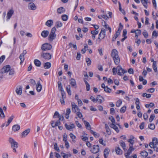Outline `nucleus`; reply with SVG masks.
<instances>
[{
	"label": "nucleus",
	"instance_id": "obj_1",
	"mask_svg": "<svg viewBox=\"0 0 158 158\" xmlns=\"http://www.w3.org/2000/svg\"><path fill=\"white\" fill-rule=\"evenodd\" d=\"M118 52L115 49H113L111 51V56L113 58L114 63L118 64L120 62V59L118 55Z\"/></svg>",
	"mask_w": 158,
	"mask_h": 158
},
{
	"label": "nucleus",
	"instance_id": "obj_2",
	"mask_svg": "<svg viewBox=\"0 0 158 158\" xmlns=\"http://www.w3.org/2000/svg\"><path fill=\"white\" fill-rule=\"evenodd\" d=\"M9 72V75H12L15 73L14 69H11L9 65L5 66L0 70V73L3 74Z\"/></svg>",
	"mask_w": 158,
	"mask_h": 158
},
{
	"label": "nucleus",
	"instance_id": "obj_3",
	"mask_svg": "<svg viewBox=\"0 0 158 158\" xmlns=\"http://www.w3.org/2000/svg\"><path fill=\"white\" fill-rule=\"evenodd\" d=\"M149 145L151 148H153L154 151L158 152V140L157 138H153L152 142L150 143Z\"/></svg>",
	"mask_w": 158,
	"mask_h": 158
},
{
	"label": "nucleus",
	"instance_id": "obj_4",
	"mask_svg": "<svg viewBox=\"0 0 158 158\" xmlns=\"http://www.w3.org/2000/svg\"><path fill=\"white\" fill-rule=\"evenodd\" d=\"M121 71L122 73L124 74V73L127 72V71L124 70V69H122L120 66H118L117 68H115L114 67L112 69V72L113 75H115L116 74V73L118 72V74L120 75H122V73L120 72V71Z\"/></svg>",
	"mask_w": 158,
	"mask_h": 158
},
{
	"label": "nucleus",
	"instance_id": "obj_5",
	"mask_svg": "<svg viewBox=\"0 0 158 158\" xmlns=\"http://www.w3.org/2000/svg\"><path fill=\"white\" fill-rule=\"evenodd\" d=\"M106 35V30L102 28L99 34L98 38L96 40V44H99L102 40L103 39Z\"/></svg>",
	"mask_w": 158,
	"mask_h": 158
},
{
	"label": "nucleus",
	"instance_id": "obj_6",
	"mask_svg": "<svg viewBox=\"0 0 158 158\" xmlns=\"http://www.w3.org/2000/svg\"><path fill=\"white\" fill-rule=\"evenodd\" d=\"M8 141L9 143L11 144V147L13 149V151L14 152H16V148L18 147V143L16 142L14 139L11 137L9 138Z\"/></svg>",
	"mask_w": 158,
	"mask_h": 158
},
{
	"label": "nucleus",
	"instance_id": "obj_7",
	"mask_svg": "<svg viewBox=\"0 0 158 158\" xmlns=\"http://www.w3.org/2000/svg\"><path fill=\"white\" fill-rule=\"evenodd\" d=\"M56 30V29L55 27H53L52 28L48 36V39L49 40L52 41L56 38V35L55 33Z\"/></svg>",
	"mask_w": 158,
	"mask_h": 158
},
{
	"label": "nucleus",
	"instance_id": "obj_8",
	"mask_svg": "<svg viewBox=\"0 0 158 158\" xmlns=\"http://www.w3.org/2000/svg\"><path fill=\"white\" fill-rule=\"evenodd\" d=\"M52 48V45L49 43H45L42 45L41 49L43 51L50 50Z\"/></svg>",
	"mask_w": 158,
	"mask_h": 158
},
{
	"label": "nucleus",
	"instance_id": "obj_9",
	"mask_svg": "<svg viewBox=\"0 0 158 158\" xmlns=\"http://www.w3.org/2000/svg\"><path fill=\"white\" fill-rule=\"evenodd\" d=\"M41 56L44 59L49 60L51 59L52 57L51 55L49 53L42 52L41 54Z\"/></svg>",
	"mask_w": 158,
	"mask_h": 158
},
{
	"label": "nucleus",
	"instance_id": "obj_10",
	"mask_svg": "<svg viewBox=\"0 0 158 158\" xmlns=\"http://www.w3.org/2000/svg\"><path fill=\"white\" fill-rule=\"evenodd\" d=\"M99 150V147L98 145H94L93 146V148L90 151L93 153H96Z\"/></svg>",
	"mask_w": 158,
	"mask_h": 158
},
{
	"label": "nucleus",
	"instance_id": "obj_11",
	"mask_svg": "<svg viewBox=\"0 0 158 158\" xmlns=\"http://www.w3.org/2000/svg\"><path fill=\"white\" fill-rule=\"evenodd\" d=\"M71 106L72 107V110L73 112L75 113H76L77 112L76 110H77L78 111L79 110L80 111V110L74 102H73L72 103Z\"/></svg>",
	"mask_w": 158,
	"mask_h": 158
},
{
	"label": "nucleus",
	"instance_id": "obj_12",
	"mask_svg": "<svg viewBox=\"0 0 158 158\" xmlns=\"http://www.w3.org/2000/svg\"><path fill=\"white\" fill-rule=\"evenodd\" d=\"M131 146L128 149V151L127 153L125 154V156L126 158H130L131 157L129 156V155L131 153L132 151H134L135 150V148L133 147H131Z\"/></svg>",
	"mask_w": 158,
	"mask_h": 158
},
{
	"label": "nucleus",
	"instance_id": "obj_13",
	"mask_svg": "<svg viewBox=\"0 0 158 158\" xmlns=\"http://www.w3.org/2000/svg\"><path fill=\"white\" fill-rule=\"evenodd\" d=\"M22 87L21 85H19L16 87L15 92L18 95H21L22 94Z\"/></svg>",
	"mask_w": 158,
	"mask_h": 158
},
{
	"label": "nucleus",
	"instance_id": "obj_14",
	"mask_svg": "<svg viewBox=\"0 0 158 158\" xmlns=\"http://www.w3.org/2000/svg\"><path fill=\"white\" fill-rule=\"evenodd\" d=\"M28 7L29 9L33 10H35L36 9V6L33 2L30 3L28 5Z\"/></svg>",
	"mask_w": 158,
	"mask_h": 158
},
{
	"label": "nucleus",
	"instance_id": "obj_15",
	"mask_svg": "<svg viewBox=\"0 0 158 158\" xmlns=\"http://www.w3.org/2000/svg\"><path fill=\"white\" fill-rule=\"evenodd\" d=\"M30 129L28 128L24 131H23L21 134V137L23 138L25 137L30 132Z\"/></svg>",
	"mask_w": 158,
	"mask_h": 158
},
{
	"label": "nucleus",
	"instance_id": "obj_16",
	"mask_svg": "<svg viewBox=\"0 0 158 158\" xmlns=\"http://www.w3.org/2000/svg\"><path fill=\"white\" fill-rule=\"evenodd\" d=\"M14 11L13 9H10L8 12L7 15V18L8 20H9L12 15L13 14Z\"/></svg>",
	"mask_w": 158,
	"mask_h": 158
},
{
	"label": "nucleus",
	"instance_id": "obj_17",
	"mask_svg": "<svg viewBox=\"0 0 158 158\" xmlns=\"http://www.w3.org/2000/svg\"><path fill=\"white\" fill-rule=\"evenodd\" d=\"M42 86L40 83L39 81L37 82V83L36 85V88L37 91L38 92H40L42 89Z\"/></svg>",
	"mask_w": 158,
	"mask_h": 158
},
{
	"label": "nucleus",
	"instance_id": "obj_18",
	"mask_svg": "<svg viewBox=\"0 0 158 158\" xmlns=\"http://www.w3.org/2000/svg\"><path fill=\"white\" fill-rule=\"evenodd\" d=\"M110 151V150L109 148H105L104 151V156L105 158H107V157L108 156Z\"/></svg>",
	"mask_w": 158,
	"mask_h": 158
},
{
	"label": "nucleus",
	"instance_id": "obj_19",
	"mask_svg": "<svg viewBox=\"0 0 158 158\" xmlns=\"http://www.w3.org/2000/svg\"><path fill=\"white\" fill-rule=\"evenodd\" d=\"M65 126L66 129L69 131H71L72 129L75 127V126L73 124H72L71 125H69L66 123L65 124Z\"/></svg>",
	"mask_w": 158,
	"mask_h": 158
},
{
	"label": "nucleus",
	"instance_id": "obj_20",
	"mask_svg": "<svg viewBox=\"0 0 158 158\" xmlns=\"http://www.w3.org/2000/svg\"><path fill=\"white\" fill-rule=\"evenodd\" d=\"M96 99V101H98L99 103H101L104 101V98L100 95H98Z\"/></svg>",
	"mask_w": 158,
	"mask_h": 158
},
{
	"label": "nucleus",
	"instance_id": "obj_21",
	"mask_svg": "<svg viewBox=\"0 0 158 158\" xmlns=\"http://www.w3.org/2000/svg\"><path fill=\"white\" fill-rule=\"evenodd\" d=\"M49 34L48 31H43L41 33V35L44 38H46L48 36Z\"/></svg>",
	"mask_w": 158,
	"mask_h": 158
},
{
	"label": "nucleus",
	"instance_id": "obj_22",
	"mask_svg": "<svg viewBox=\"0 0 158 158\" xmlns=\"http://www.w3.org/2000/svg\"><path fill=\"white\" fill-rule=\"evenodd\" d=\"M20 128V126L18 124H16L13 126L12 127V130L14 131L15 132L19 130Z\"/></svg>",
	"mask_w": 158,
	"mask_h": 158
},
{
	"label": "nucleus",
	"instance_id": "obj_23",
	"mask_svg": "<svg viewBox=\"0 0 158 158\" xmlns=\"http://www.w3.org/2000/svg\"><path fill=\"white\" fill-rule=\"evenodd\" d=\"M53 21L52 20L50 19L48 20L46 22L45 25L48 27H51L53 25Z\"/></svg>",
	"mask_w": 158,
	"mask_h": 158
},
{
	"label": "nucleus",
	"instance_id": "obj_24",
	"mask_svg": "<svg viewBox=\"0 0 158 158\" xmlns=\"http://www.w3.org/2000/svg\"><path fill=\"white\" fill-rule=\"evenodd\" d=\"M83 122L86 128L88 130H90L91 129V127L89 123L85 120Z\"/></svg>",
	"mask_w": 158,
	"mask_h": 158
},
{
	"label": "nucleus",
	"instance_id": "obj_25",
	"mask_svg": "<svg viewBox=\"0 0 158 158\" xmlns=\"http://www.w3.org/2000/svg\"><path fill=\"white\" fill-rule=\"evenodd\" d=\"M65 11V9L63 7H60L57 9V12L59 14L64 13Z\"/></svg>",
	"mask_w": 158,
	"mask_h": 158
},
{
	"label": "nucleus",
	"instance_id": "obj_26",
	"mask_svg": "<svg viewBox=\"0 0 158 158\" xmlns=\"http://www.w3.org/2000/svg\"><path fill=\"white\" fill-rule=\"evenodd\" d=\"M110 127H111L114 129L117 133H118L119 132V130L118 127L116 126L115 124H110Z\"/></svg>",
	"mask_w": 158,
	"mask_h": 158
},
{
	"label": "nucleus",
	"instance_id": "obj_27",
	"mask_svg": "<svg viewBox=\"0 0 158 158\" xmlns=\"http://www.w3.org/2000/svg\"><path fill=\"white\" fill-rule=\"evenodd\" d=\"M115 152L116 154L118 155H120L122 154V151L119 147L116 148Z\"/></svg>",
	"mask_w": 158,
	"mask_h": 158
},
{
	"label": "nucleus",
	"instance_id": "obj_28",
	"mask_svg": "<svg viewBox=\"0 0 158 158\" xmlns=\"http://www.w3.org/2000/svg\"><path fill=\"white\" fill-rule=\"evenodd\" d=\"M141 1L145 8H147L148 7V0H140Z\"/></svg>",
	"mask_w": 158,
	"mask_h": 158
},
{
	"label": "nucleus",
	"instance_id": "obj_29",
	"mask_svg": "<svg viewBox=\"0 0 158 158\" xmlns=\"http://www.w3.org/2000/svg\"><path fill=\"white\" fill-rule=\"evenodd\" d=\"M51 64L49 62L45 63L44 65V67L45 69H48L51 67Z\"/></svg>",
	"mask_w": 158,
	"mask_h": 158
},
{
	"label": "nucleus",
	"instance_id": "obj_30",
	"mask_svg": "<svg viewBox=\"0 0 158 158\" xmlns=\"http://www.w3.org/2000/svg\"><path fill=\"white\" fill-rule=\"evenodd\" d=\"M103 26H104L106 29H108L109 30L110 32H111V28L108 26V25L104 21L103 23H102Z\"/></svg>",
	"mask_w": 158,
	"mask_h": 158
},
{
	"label": "nucleus",
	"instance_id": "obj_31",
	"mask_svg": "<svg viewBox=\"0 0 158 158\" xmlns=\"http://www.w3.org/2000/svg\"><path fill=\"white\" fill-rule=\"evenodd\" d=\"M34 63L35 65L38 67H39L41 65V62L37 59H35L34 60Z\"/></svg>",
	"mask_w": 158,
	"mask_h": 158
},
{
	"label": "nucleus",
	"instance_id": "obj_32",
	"mask_svg": "<svg viewBox=\"0 0 158 158\" xmlns=\"http://www.w3.org/2000/svg\"><path fill=\"white\" fill-rule=\"evenodd\" d=\"M119 143L120 146L122 147V148L124 150H125V149H126V148H125V143L124 142H123L122 140H121L120 141Z\"/></svg>",
	"mask_w": 158,
	"mask_h": 158
},
{
	"label": "nucleus",
	"instance_id": "obj_33",
	"mask_svg": "<svg viewBox=\"0 0 158 158\" xmlns=\"http://www.w3.org/2000/svg\"><path fill=\"white\" fill-rule=\"evenodd\" d=\"M105 127L107 133L109 135H110L111 133L110 129L108 125L106 124L105 125Z\"/></svg>",
	"mask_w": 158,
	"mask_h": 158
},
{
	"label": "nucleus",
	"instance_id": "obj_34",
	"mask_svg": "<svg viewBox=\"0 0 158 158\" xmlns=\"http://www.w3.org/2000/svg\"><path fill=\"white\" fill-rule=\"evenodd\" d=\"M128 142L130 143L129 147H130V146H131V147H133V145L135 143L134 141L131 138H130L128 139Z\"/></svg>",
	"mask_w": 158,
	"mask_h": 158
},
{
	"label": "nucleus",
	"instance_id": "obj_35",
	"mask_svg": "<svg viewBox=\"0 0 158 158\" xmlns=\"http://www.w3.org/2000/svg\"><path fill=\"white\" fill-rule=\"evenodd\" d=\"M84 81L86 86V90L89 91L90 89V86L88 83L85 80H84Z\"/></svg>",
	"mask_w": 158,
	"mask_h": 158
},
{
	"label": "nucleus",
	"instance_id": "obj_36",
	"mask_svg": "<svg viewBox=\"0 0 158 158\" xmlns=\"http://www.w3.org/2000/svg\"><path fill=\"white\" fill-rule=\"evenodd\" d=\"M0 116L1 118H4L5 117V115L3 112L2 109L0 107Z\"/></svg>",
	"mask_w": 158,
	"mask_h": 158
},
{
	"label": "nucleus",
	"instance_id": "obj_37",
	"mask_svg": "<svg viewBox=\"0 0 158 158\" xmlns=\"http://www.w3.org/2000/svg\"><path fill=\"white\" fill-rule=\"evenodd\" d=\"M70 84L73 86H75L76 85L75 80L73 78H71L70 80Z\"/></svg>",
	"mask_w": 158,
	"mask_h": 158
},
{
	"label": "nucleus",
	"instance_id": "obj_38",
	"mask_svg": "<svg viewBox=\"0 0 158 158\" xmlns=\"http://www.w3.org/2000/svg\"><path fill=\"white\" fill-rule=\"evenodd\" d=\"M90 132L94 135L95 137L96 138H98L99 137V134L94 131L92 130H90Z\"/></svg>",
	"mask_w": 158,
	"mask_h": 158
},
{
	"label": "nucleus",
	"instance_id": "obj_39",
	"mask_svg": "<svg viewBox=\"0 0 158 158\" xmlns=\"http://www.w3.org/2000/svg\"><path fill=\"white\" fill-rule=\"evenodd\" d=\"M152 67L155 72H156L157 71V68L156 67V62H154L152 64Z\"/></svg>",
	"mask_w": 158,
	"mask_h": 158
},
{
	"label": "nucleus",
	"instance_id": "obj_40",
	"mask_svg": "<svg viewBox=\"0 0 158 158\" xmlns=\"http://www.w3.org/2000/svg\"><path fill=\"white\" fill-rule=\"evenodd\" d=\"M62 25V23L60 21H58L56 23V26L57 27H60Z\"/></svg>",
	"mask_w": 158,
	"mask_h": 158
},
{
	"label": "nucleus",
	"instance_id": "obj_41",
	"mask_svg": "<svg viewBox=\"0 0 158 158\" xmlns=\"http://www.w3.org/2000/svg\"><path fill=\"white\" fill-rule=\"evenodd\" d=\"M141 156L144 158H146L148 155V153L146 151H143L141 153Z\"/></svg>",
	"mask_w": 158,
	"mask_h": 158
},
{
	"label": "nucleus",
	"instance_id": "obj_42",
	"mask_svg": "<svg viewBox=\"0 0 158 158\" xmlns=\"http://www.w3.org/2000/svg\"><path fill=\"white\" fill-rule=\"evenodd\" d=\"M70 86L69 85H68L66 88V91L68 94L69 95H71V93L70 90Z\"/></svg>",
	"mask_w": 158,
	"mask_h": 158
},
{
	"label": "nucleus",
	"instance_id": "obj_43",
	"mask_svg": "<svg viewBox=\"0 0 158 158\" xmlns=\"http://www.w3.org/2000/svg\"><path fill=\"white\" fill-rule=\"evenodd\" d=\"M104 90L106 93H111L112 91V90L107 86H106V87L105 88Z\"/></svg>",
	"mask_w": 158,
	"mask_h": 158
},
{
	"label": "nucleus",
	"instance_id": "obj_44",
	"mask_svg": "<svg viewBox=\"0 0 158 158\" xmlns=\"http://www.w3.org/2000/svg\"><path fill=\"white\" fill-rule=\"evenodd\" d=\"M62 19L64 21H66L68 19V16L66 15H63L61 16Z\"/></svg>",
	"mask_w": 158,
	"mask_h": 158
},
{
	"label": "nucleus",
	"instance_id": "obj_45",
	"mask_svg": "<svg viewBox=\"0 0 158 158\" xmlns=\"http://www.w3.org/2000/svg\"><path fill=\"white\" fill-rule=\"evenodd\" d=\"M122 101L121 99L118 100L116 103V105L117 107H119L122 104Z\"/></svg>",
	"mask_w": 158,
	"mask_h": 158
},
{
	"label": "nucleus",
	"instance_id": "obj_46",
	"mask_svg": "<svg viewBox=\"0 0 158 158\" xmlns=\"http://www.w3.org/2000/svg\"><path fill=\"white\" fill-rule=\"evenodd\" d=\"M86 62L87 63V65L88 66L90 65L91 64V60L89 58H86Z\"/></svg>",
	"mask_w": 158,
	"mask_h": 158
},
{
	"label": "nucleus",
	"instance_id": "obj_47",
	"mask_svg": "<svg viewBox=\"0 0 158 158\" xmlns=\"http://www.w3.org/2000/svg\"><path fill=\"white\" fill-rule=\"evenodd\" d=\"M80 111L79 110L76 113L78 118H81L83 117V115L80 112Z\"/></svg>",
	"mask_w": 158,
	"mask_h": 158
},
{
	"label": "nucleus",
	"instance_id": "obj_48",
	"mask_svg": "<svg viewBox=\"0 0 158 158\" xmlns=\"http://www.w3.org/2000/svg\"><path fill=\"white\" fill-rule=\"evenodd\" d=\"M148 127L150 129L154 130L155 128V126L154 124L151 123L148 125Z\"/></svg>",
	"mask_w": 158,
	"mask_h": 158
},
{
	"label": "nucleus",
	"instance_id": "obj_49",
	"mask_svg": "<svg viewBox=\"0 0 158 158\" xmlns=\"http://www.w3.org/2000/svg\"><path fill=\"white\" fill-rule=\"evenodd\" d=\"M24 56L20 54L19 56V58L20 60L21 61L20 62V64H21L24 61Z\"/></svg>",
	"mask_w": 158,
	"mask_h": 158
},
{
	"label": "nucleus",
	"instance_id": "obj_50",
	"mask_svg": "<svg viewBox=\"0 0 158 158\" xmlns=\"http://www.w3.org/2000/svg\"><path fill=\"white\" fill-rule=\"evenodd\" d=\"M155 117V115L154 114H152L151 115L149 119V122H151L154 119Z\"/></svg>",
	"mask_w": 158,
	"mask_h": 158
},
{
	"label": "nucleus",
	"instance_id": "obj_51",
	"mask_svg": "<svg viewBox=\"0 0 158 158\" xmlns=\"http://www.w3.org/2000/svg\"><path fill=\"white\" fill-rule=\"evenodd\" d=\"M54 148L58 152H60V149L58 147L56 143H55V144H54Z\"/></svg>",
	"mask_w": 158,
	"mask_h": 158
},
{
	"label": "nucleus",
	"instance_id": "obj_52",
	"mask_svg": "<svg viewBox=\"0 0 158 158\" xmlns=\"http://www.w3.org/2000/svg\"><path fill=\"white\" fill-rule=\"evenodd\" d=\"M154 106V103L151 102L149 104H146L145 105V106L147 108H148L149 107H152Z\"/></svg>",
	"mask_w": 158,
	"mask_h": 158
},
{
	"label": "nucleus",
	"instance_id": "obj_53",
	"mask_svg": "<svg viewBox=\"0 0 158 158\" xmlns=\"http://www.w3.org/2000/svg\"><path fill=\"white\" fill-rule=\"evenodd\" d=\"M143 34L145 38H147L148 36L147 32L146 30H144L143 32Z\"/></svg>",
	"mask_w": 158,
	"mask_h": 158
},
{
	"label": "nucleus",
	"instance_id": "obj_54",
	"mask_svg": "<svg viewBox=\"0 0 158 158\" xmlns=\"http://www.w3.org/2000/svg\"><path fill=\"white\" fill-rule=\"evenodd\" d=\"M126 109V107L125 106H124L122 107L120 110V112L121 113H124Z\"/></svg>",
	"mask_w": 158,
	"mask_h": 158
},
{
	"label": "nucleus",
	"instance_id": "obj_55",
	"mask_svg": "<svg viewBox=\"0 0 158 158\" xmlns=\"http://www.w3.org/2000/svg\"><path fill=\"white\" fill-rule=\"evenodd\" d=\"M155 91V89L154 88H150L149 89H148L147 91L148 92L152 93L153 92Z\"/></svg>",
	"mask_w": 158,
	"mask_h": 158
},
{
	"label": "nucleus",
	"instance_id": "obj_56",
	"mask_svg": "<svg viewBox=\"0 0 158 158\" xmlns=\"http://www.w3.org/2000/svg\"><path fill=\"white\" fill-rule=\"evenodd\" d=\"M98 32L97 31H93L91 32V33L93 35H95L98 34Z\"/></svg>",
	"mask_w": 158,
	"mask_h": 158
},
{
	"label": "nucleus",
	"instance_id": "obj_57",
	"mask_svg": "<svg viewBox=\"0 0 158 158\" xmlns=\"http://www.w3.org/2000/svg\"><path fill=\"white\" fill-rule=\"evenodd\" d=\"M14 118V116L13 115H12L10 117H9V118L8 121L10 123L12 121L13 119Z\"/></svg>",
	"mask_w": 158,
	"mask_h": 158
},
{
	"label": "nucleus",
	"instance_id": "obj_58",
	"mask_svg": "<svg viewBox=\"0 0 158 158\" xmlns=\"http://www.w3.org/2000/svg\"><path fill=\"white\" fill-rule=\"evenodd\" d=\"M2 157L3 158H8V155L7 153H4L2 154Z\"/></svg>",
	"mask_w": 158,
	"mask_h": 158
},
{
	"label": "nucleus",
	"instance_id": "obj_59",
	"mask_svg": "<svg viewBox=\"0 0 158 158\" xmlns=\"http://www.w3.org/2000/svg\"><path fill=\"white\" fill-rule=\"evenodd\" d=\"M60 114H59L58 112L56 111L54 113V114L53 116V118H56L57 117V116H58Z\"/></svg>",
	"mask_w": 158,
	"mask_h": 158
},
{
	"label": "nucleus",
	"instance_id": "obj_60",
	"mask_svg": "<svg viewBox=\"0 0 158 158\" xmlns=\"http://www.w3.org/2000/svg\"><path fill=\"white\" fill-rule=\"evenodd\" d=\"M30 82L33 85H35L36 84L35 81L33 79H30Z\"/></svg>",
	"mask_w": 158,
	"mask_h": 158
},
{
	"label": "nucleus",
	"instance_id": "obj_61",
	"mask_svg": "<svg viewBox=\"0 0 158 158\" xmlns=\"http://www.w3.org/2000/svg\"><path fill=\"white\" fill-rule=\"evenodd\" d=\"M84 141H88V137L85 136H82V137L81 138Z\"/></svg>",
	"mask_w": 158,
	"mask_h": 158
},
{
	"label": "nucleus",
	"instance_id": "obj_62",
	"mask_svg": "<svg viewBox=\"0 0 158 158\" xmlns=\"http://www.w3.org/2000/svg\"><path fill=\"white\" fill-rule=\"evenodd\" d=\"M63 140L64 142L65 141H67V135H66L65 133H64V135H63Z\"/></svg>",
	"mask_w": 158,
	"mask_h": 158
},
{
	"label": "nucleus",
	"instance_id": "obj_63",
	"mask_svg": "<svg viewBox=\"0 0 158 158\" xmlns=\"http://www.w3.org/2000/svg\"><path fill=\"white\" fill-rule=\"evenodd\" d=\"M81 54L80 52H77V55L76 57V59L77 60H79L81 58Z\"/></svg>",
	"mask_w": 158,
	"mask_h": 158
},
{
	"label": "nucleus",
	"instance_id": "obj_64",
	"mask_svg": "<svg viewBox=\"0 0 158 158\" xmlns=\"http://www.w3.org/2000/svg\"><path fill=\"white\" fill-rule=\"evenodd\" d=\"M144 123L143 122L139 126V128L140 129L142 130L144 128Z\"/></svg>",
	"mask_w": 158,
	"mask_h": 158
}]
</instances>
